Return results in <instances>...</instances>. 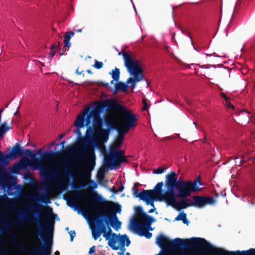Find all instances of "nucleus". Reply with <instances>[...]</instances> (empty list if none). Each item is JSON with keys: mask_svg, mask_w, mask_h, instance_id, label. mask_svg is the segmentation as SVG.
<instances>
[{"mask_svg": "<svg viewBox=\"0 0 255 255\" xmlns=\"http://www.w3.org/2000/svg\"><path fill=\"white\" fill-rule=\"evenodd\" d=\"M90 196L92 202L91 204H88L87 203L88 197L85 192L78 193L76 195V197L84 203V210L86 212L98 214L99 212V207L112 211L111 213L101 214L100 217L104 220L105 224L107 226L108 232L107 233H108L113 238L114 233L112 232V230L109 225L116 230L121 228L122 223L118 221L116 214L117 213L121 212V205L113 201L105 200L97 192H93Z\"/></svg>", "mask_w": 255, "mask_h": 255, "instance_id": "f257e3e1", "label": "nucleus"}, {"mask_svg": "<svg viewBox=\"0 0 255 255\" xmlns=\"http://www.w3.org/2000/svg\"><path fill=\"white\" fill-rule=\"evenodd\" d=\"M156 243L160 248L169 250L175 249L180 247L188 248L202 247L211 255H213V253H215L217 255H221L220 253L223 252L221 249H216V247L209 243L204 238L197 237L191 238L188 240L180 238L169 240L166 237L161 235L157 238Z\"/></svg>", "mask_w": 255, "mask_h": 255, "instance_id": "f03ea898", "label": "nucleus"}, {"mask_svg": "<svg viewBox=\"0 0 255 255\" xmlns=\"http://www.w3.org/2000/svg\"><path fill=\"white\" fill-rule=\"evenodd\" d=\"M165 184L167 189L164 195L172 192L176 196L174 189L177 192L178 197L185 199L189 197L192 193L201 191L199 186L201 185L200 179L196 178L193 182L188 180H178V175L174 171H171L165 176Z\"/></svg>", "mask_w": 255, "mask_h": 255, "instance_id": "7ed1b4c3", "label": "nucleus"}, {"mask_svg": "<svg viewBox=\"0 0 255 255\" xmlns=\"http://www.w3.org/2000/svg\"><path fill=\"white\" fill-rule=\"evenodd\" d=\"M108 109L112 111L118 118V124L112 128L118 131L119 137L124 138L125 134L130 128L136 126L137 115L132 114L130 110L118 104L117 101H108Z\"/></svg>", "mask_w": 255, "mask_h": 255, "instance_id": "20e7f679", "label": "nucleus"}, {"mask_svg": "<svg viewBox=\"0 0 255 255\" xmlns=\"http://www.w3.org/2000/svg\"><path fill=\"white\" fill-rule=\"evenodd\" d=\"M41 152L42 149H40L37 150V154L41 155L40 159V158L37 157L35 154L33 153L30 149H26L25 150H23L20 147L19 143H16L12 146L11 152L6 155H3L2 152L0 150V164L2 166H4L8 164L9 159H13L22 154H24L30 156L35 164L40 166L41 165V160L44 161H47L58 158L60 157L61 154L60 151L53 152L50 150H47L42 154Z\"/></svg>", "mask_w": 255, "mask_h": 255, "instance_id": "39448f33", "label": "nucleus"}, {"mask_svg": "<svg viewBox=\"0 0 255 255\" xmlns=\"http://www.w3.org/2000/svg\"><path fill=\"white\" fill-rule=\"evenodd\" d=\"M106 108H108V101L97 103L95 107L90 111L87 108L85 113H81L77 117L74 126L76 128H83L84 126H88L91 124V120L93 119V125L94 127L101 128L102 120L100 115L104 112Z\"/></svg>", "mask_w": 255, "mask_h": 255, "instance_id": "423d86ee", "label": "nucleus"}, {"mask_svg": "<svg viewBox=\"0 0 255 255\" xmlns=\"http://www.w3.org/2000/svg\"><path fill=\"white\" fill-rule=\"evenodd\" d=\"M125 65L128 69L129 75L133 77H129L126 82L130 84V87L132 89L136 87V83L144 79L143 70L139 62L133 60L130 55L126 53H123Z\"/></svg>", "mask_w": 255, "mask_h": 255, "instance_id": "0eeeda50", "label": "nucleus"}, {"mask_svg": "<svg viewBox=\"0 0 255 255\" xmlns=\"http://www.w3.org/2000/svg\"><path fill=\"white\" fill-rule=\"evenodd\" d=\"M76 156L81 159L85 163L84 166V172L85 175L89 178H90L91 171L95 165V153L93 150L86 152V147H84L82 150L75 153Z\"/></svg>", "mask_w": 255, "mask_h": 255, "instance_id": "6e6552de", "label": "nucleus"}, {"mask_svg": "<svg viewBox=\"0 0 255 255\" xmlns=\"http://www.w3.org/2000/svg\"><path fill=\"white\" fill-rule=\"evenodd\" d=\"M124 150H117L115 147H111L109 153L104 155V164L110 169L118 168L121 164V158L125 155Z\"/></svg>", "mask_w": 255, "mask_h": 255, "instance_id": "1a4fd4ad", "label": "nucleus"}, {"mask_svg": "<svg viewBox=\"0 0 255 255\" xmlns=\"http://www.w3.org/2000/svg\"><path fill=\"white\" fill-rule=\"evenodd\" d=\"M168 195H163L160 197V200H164L167 206H171L177 211L191 207V202H188L186 200H181L177 201L176 196L172 192H169Z\"/></svg>", "mask_w": 255, "mask_h": 255, "instance_id": "9d476101", "label": "nucleus"}, {"mask_svg": "<svg viewBox=\"0 0 255 255\" xmlns=\"http://www.w3.org/2000/svg\"><path fill=\"white\" fill-rule=\"evenodd\" d=\"M192 198L193 201L188 199V201L191 202V206L198 208H202L207 205H214L216 202V200L212 197L194 196Z\"/></svg>", "mask_w": 255, "mask_h": 255, "instance_id": "9b49d317", "label": "nucleus"}, {"mask_svg": "<svg viewBox=\"0 0 255 255\" xmlns=\"http://www.w3.org/2000/svg\"><path fill=\"white\" fill-rule=\"evenodd\" d=\"M144 224V222L140 223L134 219H133L131 222V227L138 233L140 236H144L147 239H150L152 234L148 230H152L151 225L147 227Z\"/></svg>", "mask_w": 255, "mask_h": 255, "instance_id": "f8f14e48", "label": "nucleus"}, {"mask_svg": "<svg viewBox=\"0 0 255 255\" xmlns=\"http://www.w3.org/2000/svg\"><path fill=\"white\" fill-rule=\"evenodd\" d=\"M127 235H117L116 233L113 235L112 238L108 242V244L113 250H118L119 246H126V241Z\"/></svg>", "mask_w": 255, "mask_h": 255, "instance_id": "ddd939ff", "label": "nucleus"}, {"mask_svg": "<svg viewBox=\"0 0 255 255\" xmlns=\"http://www.w3.org/2000/svg\"><path fill=\"white\" fill-rule=\"evenodd\" d=\"M135 212L136 213V219L140 223L144 222V225L148 227L155 221L154 219L145 213L143 212L142 208L140 206H137L135 208ZM134 219L133 218L132 220Z\"/></svg>", "mask_w": 255, "mask_h": 255, "instance_id": "4468645a", "label": "nucleus"}, {"mask_svg": "<svg viewBox=\"0 0 255 255\" xmlns=\"http://www.w3.org/2000/svg\"><path fill=\"white\" fill-rule=\"evenodd\" d=\"M97 226L91 228L92 235L95 240H97L102 234L105 231V224L104 220L102 218H98L96 219Z\"/></svg>", "mask_w": 255, "mask_h": 255, "instance_id": "2eb2a0df", "label": "nucleus"}, {"mask_svg": "<svg viewBox=\"0 0 255 255\" xmlns=\"http://www.w3.org/2000/svg\"><path fill=\"white\" fill-rule=\"evenodd\" d=\"M163 185L162 181L158 182L154 187L153 190H147L148 193L154 196H156V200L160 202H164V200H160V197L165 194L163 193L162 188Z\"/></svg>", "mask_w": 255, "mask_h": 255, "instance_id": "dca6fc26", "label": "nucleus"}, {"mask_svg": "<svg viewBox=\"0 0 255 255\" xmlns=\"http://www.w3.org/2000/svg\"><path fill=\"white\" fill-rule=\"evenodd\" d=\"M82 28L75 29H74L73 31L66 32L64 35V46L63 48V51H66L68 50L69 47L71 46V43L70 42V38L72 36H73L75 32H82Z\"/></svg>", "mask_w": 255, "mask_h": 255, "instance_id": "f3484780", "label": "nucleus"}, {"mask_svg": "<svg viewBox=\"0 0 255 255\" xmlns=\"http://www.w3.org/2000/svg\"><path fill=\"white\" fill-rule=\"evenodd\" d=\"M97 184L94 181V180H90L89 181V190H91V192L90 193H89V194H88L86 192H85V191H82V192H80V191H76L75 194H74V197L77 199V200H80V201H81L82 202V203L83 204V208L84 209V203L80 199H78L76 197V195L78 193H82L83 192H85L87 195V197H88V201H87V203L88 204H91L92 202V199H91V196H90V195L94 192H96L95 191H93V190L96 188H97Z\"/></svg>", "mask_w": 255, "mask_h": 255, "instance_id": "a211bd4d", "label": "nucleus"}, {"mask_svg": "<svg viewBox=\"0 0 255 255\" xmlns=\"http://www.w3.org/2000/svg\"><path fill=\"white\" fill-rule=\"evenodd\" d=\"M32 199L39 202L48 204L51 203L49 196L45 193H41L40 194L33 196Z\"/></svg>", "mask_w": 255, "mask_h": 255, "instance_id": "6ab92c4d", "label": "nucleus"}, {"mask_svg": "<svg viewBox=\"0 0 255 255\" xmlns=\"http://www.w3.org/2000/svg\"><path fill=\"white\" fill-rule=\"evenodd\" d=\"M97 128L98 130L97 131V135L99 137L104 141H106L109 139V131L108 129H104L99 127H95Z\"/></svg>", "mask_w": 255, "mask_h": 255, "instance_id": "aec40b11", "label": "nucleus"}, {"mask_svg": "<svg viewBox=\"0 0 255 255\" xmlns=\"http://www.w3.org/2000/svg\"><path fill=\"white\" fill-rule=\"evenodd\" d=\"M132 192L133 196L135 198H139L140 200L145 199V196L147 195L148 193L147 190H143L140 193L138 192V190L136 189L135 187H133L132 188Z\"/></svg>", "mask_w": 255, "mask_h": 255, "instance_id": "412c9836", "label": "nucleus"}, {"mask_svg": "<svg viewBox=\"0 0 255 255\" xmlns=\"http://www.w3.org/2000/svg\"><path fill=\"white\" fill-rule=\"evenodd\" d=\"M145 196L146 197H145V199H143L142 201L145 202L147 205H150L153 208L155 207L154 204V201L155 200L158 201V200H156V198L155 197V196L152 195L148 193H147V195Z\"/></svg>", "mask_w": 255, "mask_h": 255, "instance_id": "4be33fe9", "label": "nucleus"}, {"mask_svg": "<svg viewBox=\"0 0 255 255\" xmlns=\"http://www.w3.org/2000/svg\"><path fill=\"white\" fill-rule=\"evenodd\" d=\"M127 85L123 82H119L115 85V91L114 92V94H117V91H121L123 92H126L127 91Z\"/></svg>", "mask_w": 255, "mask_h": 255, "instance_id": "5701e85b", "label": "nucleus"}, {"mask_svg": "<svg viewBox=\"0 0 255 255\" xmlns=\"http://www.w3.org/2000/svg\"><path fill=\"white\" fill-rule=\"evenodd\" d=\"M175 220L176 221L181 220L184 224L187 225L189 223L188 220L187 219V215L184 212L179 214L175 218Z\"/></svg>", "mask_w": 255, "mask_h": 255, "instance_id": "b1692460", "label": "nucleus"}, {"mask_svg": "<svg viewBox=\"0 0 255 255\" xmlns=\"http://www.w3.org/2000/svg\"><path fill=\"white\" fill-rule=\"evenodd\" d=\"M244 113H246L247 116L244 118V119H243L244 121L243 122L245 124H248L251 118L249 116L250 113L247 110H242L239 113V116L241 117V118H242V116L244 115Z\"/></svg>", "mask_w": 255, "mask_h": 255, "instance_id": "393cba45", "label": "nucleus"}, {"mask_svg": "<svg viewBox=\"0 0 255 255\" xmlns=\"http://www.w3.org/2000/svg\"><path fill=\"white\" fill-rule=\"evenodd\" d=\"M112 77L115 81L117 82L120 79V69L116 68L115 70H112Z\"/></svg>", "mask_w": 255, "mask_h": 255, "instance_id": "a878e982", "label": "nucleus"}, {"mask_svg": "<svg viewBox=\"0 0 255 255\" xmlns=\"http://www.w3.org/2000/svg\"><path fill=\"white\" fill-rule=\"evenodd\" d=\"M41 172V174L46 179H50L52 177H54L56 176L53 172H50L47 170L43 169Z\"/></svg>", "mask_w": 255, "mask_h": 255, "instance_id": "bb28decb", "label": "nucleus"}, {"mask_svg": "<svg viewBox=\"0 0 255 255\" xmlns=\"http://www.w3.org/2000/svg\"><path fill=\"white\" fill-rule=\"evenodd\" d=\"M67 203L70 207L74 208L75 210L80 209L78 204L73 200H67Z\"/></svg>", "mask_w": 255, "mask_h": 255, "instance_id": "cd10ccee", "label": "nucleus"}, {"mask_svg": "<svg viewBox=\"0 0 255 255\" xmlns=\"http://www.w3.org/2000/svg\"><path fill=\"white\" fill-rule=\"evenodd\" d=\"M104 66V64L102 62L99 61L97 60H95V64L93 65V67L97 69H100L103 68Z\"/></svg>", "mask_w": 255, "mask_h": 255, "instance_id": "c85d7f7f", "label": "nucleus"}, {"mask_svg": "<svg viewBox=\"0 0 255 255\" xmlns=\"http://www.w3.org/2000/svg\"><path fill=\"white\" fill-rule=\"evenodd\" d=\"M124 140V138L123 137H119L116 142L115 146L117 148H119L121 147L122 144L123 143Z\"/></svg>", "mask_w": 255, "mask_h": 255, "instance_id": "c756f323", "label": "nucleus"}, {"mask_svg": "<svg viewBox=\"0 0 255 255\" xmlns=\"http://www.w3.org/2000/svg\"><path fill=\"white\" fill-rule=\"evenodd\" d=\"M103 233V237L106 239V240H108V241L112 238L111 235H110L108 233H107V228L105 225V231Z\"/></svg>", "mask_w": 255, "mask_h": 255, "instance_id": "7c9ffc66", "label": "nucleus"}, {"mask_svg": "<svg viewBox=\"0 0 255 255\" xmlns=\"http://www.w3.org/2000/svg\"><path fill=\"white\" fill-rule=\"evenodd\" d=\"M165 171V169L161 168H158L155 169H153V173L154 174H161Z\"/></svg>", "mask_w": 255, "mask_h": 255, "instance_id": "2f4dec72", "label": "nucleus"}, {"mask_svg": "<svg viewBox=\"0 0 255 255\" xmlns=\"http://www.w3.org/2000/svg\"><path fill=\"white\" fill-rule=\"evenodd\" d=\"M76 128V129L74 130V132L77 134V136L79 138L82 136V133L80 131V128Z\"/></svg>", "mask_w": 255, "mask_h": 255, "instance_id": "473e14b6", "label": "nucleus"}, {"mask_svg": "<svg viewBox=\"0 0 255 255\" xmlns=\"http://www.w3.org/2000/svg\"><path fill=\"white\" fill-rule=\"evenodd\" d=\"M244 159L243 158L242 160H239V157H236L235 158V163L236 165H238L239 166H241L242 163L244 162Z\"/></svg>", "mask_w": 255, "mask_h": 255, "instance_id": "72a5a7b5", "label": "nucleus"}, {"mask_svg": "<svg viewBox=\"0 0 255 255\" xmlns=\"http://www.w3.org/2000/svg\"><path fill=\"white\" fill-rule=\"evenodd\" d=\"M69 234L70 235V241L71 242H72L73 241V239L76 236V233L75 232V231L74 230H72V231H70L69 232Z\"/></svg>", "mask_w": 255, "mask_h": 255, "instance_id": "f704fd0d", "label": "nucleus"}, {"mask_svg": "<svg viewBox=\"0 0 255 255\" xmlns=\"http://www.w3.org/2000/svg\"><path fill=\"white\" fill-rule=\"evenodd\" d=\"M142 103L143 104V107H142V110L143 111H146L148 109V104L146 101V99H143L142 100Z\"/></svg>", "mask_w": 255, "mask_h": 255, "instance_id": "c9c22d12", "label": "nucleus"}, {"mask_svg": "<svg viewBox=\"0 0 255 255\" xmlns=\"http://www.w3.org/2000/svg\"><path fill=\"white\" fill-rule=\"evenodd\" d=\"M44 206L41 204H37L33 206V208L36 209L37 211H40Z\"/></svg>", "mask_w": 255, "mask_h": 255, "instance_id": "e433bc0d", "label": "nucleus"}, {"mask_svg": "<svg viewBox=\"0 0 255 255\" xmlns=\"http://www.w3.org/2000/svg\"><path fill=\"white\" fill-rule=\"evenodd\" d=\"M18 249L20 251L22 252H26L27 251L26 248L24 246H23V245H20L18 246Z\"/></svg>", "mask_w": 255, "mask_h": 255, "instance_id": "4c0bfd02", "label": "nucleus"}, {"mask_svg": "<svg viewBox=\"0 0 255 255\" xmlns=\"http://www.w3.org/2000/svg\"><path fill=\"white\" fill-rule=\"evenodd\" d=\"M96 252V247L95 246H92L91 247L89 251V254H92L95 253Z\"/></svg>", "mask_w": 255, "mask_h": 255, "instance_id": "58836bf2", "label": "nucleus"}, {"mask_svg": "<svg viewBox=\"0 0 255 255\" xmlns=\"http://www.w3.org/2000/svg\"><path fill=\"white\" fill-rule=\"evenodd\" d=\"M182 33H184V34H185L187 35L190 37V39H191V43H192V44H193V40H192V36H191V35L190 34V33L189 32H187V31H183V30L182 31Z\"/></svg>", "mask_w": 255, "mask_h": 255, "instance_id": "ea45409f", "label": "nucleus"}, {"mask_svg": "<svg viewBox=\"0 0 255 255\" xmlns=\"http://www.w3.org/2000/svg\"><path fill=\"white\" fill-rule=\"evenodd\" d=\"M66 152L67 153H72L73 152V148L72 146L67 147Z\"/></svg>", "mask_w": 255, "mask_h": 255, "instance_id": "a19ab883", "label": "nucleus"}, {"mask_svg": "<svg viewBox=\"0 0 255 255\" xmlns=\"http://www.w3.org/2000/svg\"><path fill=\"white\" fill-rule=\"evenodd\" d=\"M121 164L123 162H127L128 160L126 157L125 156V155H123L121 156Z\"/></svg>", "mask_w": 255, "mask_h": 255, "instance_id": "79ce46f5", "label": "nucleus"}, {"mask_svg": "<svg viewBox=\"0 0 255 255\" xmlns=\"http://www.w3.org/2000/svg\"><path fill=\"white\" fill-rule=\"evenodd\" d=\"M64 175L66 177H70V176H72V174L71 171H67V170L65 171Z\"/></svg>", "mask_w": 255, "mask_h": 255, "instance_id": "37998d69", "label": "nucleus"}, {"mask_svg": "<svg viewBox=\"0 0 255 255\" xmlns=\"http://www.w3.org/2000/svg\"><path fill=\"white\" fill-rule=\"evenodd\" d=\"M221 96L225 99L226 102L227 103L229 100V98L226 96L225 94L224 93H222Z\"/></svg>", "mask_w": 255, "mask_h": 255, "instance_id": "c03bdc74", "label": "nucleus"}, {"mask_svg": "<svg viewBox=\"0 0 255 255\" xmlns=\"http://www.w3.org/2000/svg\"><path fill=\"white\" fill-rule=\"evenodd\" d=\"M130 241L128 238V237L127 236V240L126 241V245L127 247H128L129 246L130 244Z\"/></svg>", "mask_w": 255, "mask_h": 255, "instance_id": "a18cd8bd", "label": "nucleus"}, {"mask_svg": "<svg viewBox=\"0 0 255 255\" xmlns=\"http://www.w3.org/2000/svg\"><path fill=\"white\" fill-rule=\"evenodd\" d=\"M119 250H120L121 251L123 252V253H125L126 249L125 248V246H119Z\"/></svg>", "mask_w": 255, "mask_h": 255, "instance_id": "49530a36", "label": "nucleus"}, {"mask_svg": "<svg viewBox=\"0 0 255 255\" xmlns=\"http://www.w3.org/2000/svg\"><path fill=\"white\" fill-rule=\"evenodd\" d=\"M227 103V107H228V108H232L233 109H234L235 107H234L233 105L231 104H230V103H229V102H227V103Z\"/></svg>", "mask_w": 255, "mask_h": 255, "instance_id": "de8ad7c7", "label": "nucleus"}, {"mask_svg": "<svg viewBox=\"0 0 255 255\" xmlns=\"http://www.w3.org/2000/svg\"><path fill=\"white\" fill-rule=\"evenodd\" d=\"M101 85H103L104 87L108 88L109 86V84L108 83H104L103 82H101Z\"/></svg>", "mask_w": 255, "mask_h": 255, "instance_id": "09e8293b", "label": "nucleus"}, {"mask_svg": "<svg viewBox=\"0 0 255 255\" xmlns=\"http://www.w3.org/2000/svg\"><path fill=\"white\" fill-rule=\"evenodd\" d=\"M87 133H88V132H89L90 133H92V127L91 126H89L87 128Z\"/></svg>", "mask_w": 255, "mask_h": 255, "instance_id": "8fccbe9b", "label": "nucleus"}, {"mask_svg": "<svg viewBox=\"0 0 255 255\" xmlns=\"http://www.w3.org/2000/svg\"><path fill=\"white\" fill-rule=\"evenodd\" d=\"M11 237L14 241H16L17 240V236L15 235H14V234H11Z\"/></svg>", "mask_w": 255, "mask_h": 255, "instance_id": "3c124183", "label": "nucleus"}, {"mask_svg": "<svg viewBox=\"0 0 255 255\" xmlns=\"http://www.w3.org/2000/svg\"><path fill=\"white\" fill-rule=\"evenodd\" d=\"M124 186H123V185H122L121 186H120V187L119 188L118 190H117V193H118V192H122V191H123V190H124Z\"/></svg>", "mask_w": 255, "mask_h": 255, "instance_id": "603ef678", "label": "nucleus"}, {"mask_svg": "<svg viewBox=\"0 0 255 255\" xmlns=\"http://www.w3.org/2000/svg\"><path fill=\"white\" fill-rule=\"evenodd\" d=\"M221 195L223 197H225L226 195V193L225 192V191H222L221 192V193H220Z\"/></svg>", "mask_w": 255, "mask_h": 255, "instance_id": "864d4df0", "label": "nucleus"}, {"mask_svg": "<svg viewBox=\"0 0 255 255\" xmlns=\"http://www.w3.org/2000/svg\"><path fill=\"white\" fill-rule=\"evenodd\" d=\"M111 191L114 193H117V190H116V189L115 187H112V188L111 189Z\"/></svg>", "mask_w": 255, "mask_h": 255, "instance_id": "5fc2aeb1", "label": "nucleus"}, {"mask_svg": "<svg viewBox=\"0 0 255 255\" xmlns=\"http://www.w3.org/2000/svg\"><path fill=\"white\" fill-rule=\"evenodd\" d=\"M50 53L51 55V58H52L55 54V51L54 50H51Z\"/></svg>", "mask_w": 255, "mask_h": 255, "instance_id": "6e6d98bb", "label": "nucleus"}, {"mask_svg": "<svg viewBox=\"0 0 255 255\" xmlns=\"http://www.w3.org/2000/svg\"><path fill=\"white\" fill-rule=\"evenodd\" d=\"M140 185V184L139 183H134V186L133 187H135L136 189H137V188Z\"/></svg>", "mask_w": 255, "mask_h": 255, "instance_id": "4d7b16f0", "label": "nucleus"}, {"mask_svg": "<svg viewBox=\"0 0 255 255\" xmlns=\"http://www.w3.org/2000/svg\"><path fill=\"white\" fill-rule=\"evenodd\" d=\"M155 210V207H154V208H152V209H150V210L148 211V213H153V212L154 211V210Z\"/></svg>", "mask_w": 255, "mask_h": 255, "instance_id": "13d9d810", "label": "nucleus"}, {"mask_svg": "<svg viewBox=\"0 0 255 255\" xmlns=\"http://www.w3.org/2000/svg\"><path fill=\"white\" fill-rule=\"evenodd\" d=\"M19 170V168L17 167V166L13 167V172H16L18 171Z\"/></svg>", "mask_w": 255, "mask_h": 255, "instance_id": "bf43d9fd", "label": "nucleus"}, {"mask_svg": "<svg viewBox=\"0 0 255 255\" xmlns=\"http://www.w3.org/2000/svg\"><path fill=\"white\" fill-rule=\"evenodd\" d=\"M64 136V133H62V134H61L59 136V139H61L62 138H63Z\"/></svg>", "mask_w": 255, "mask_h": 255, "instance_id": "052dcab7", "label": "nucleus"}, {"mask_svg": "<svg viewBox=\"0 0 255 255\" xmlns=\"http://www.w3.org/2000/svg\"><path fill=\"white\" fill-rule=\"evenodd\" d=\"M65 143V140H63V141H62L61 142V143H60V144H61V145H62V148H63V147H64V145Z\"/></svg>", "mask_w": 255, "mask_h": 255, "instance_id": "680f3d73", "label": "nucleus"}, {"mask_svg": "<svg viewBox=\"0 0 255 255\" xmlns=\"http://www.w3.org/2000/svg\"><path fill=\"white\" fill-rule=\"evenodd\" d=\"M118 254L119 255H124V253H123V252L121 251V252H118Z\"/></svg>", "mask_w": 255, "mask_h": 255, "instance_id": "e2e57ef3", "label": "nucleus"}, {"mask_svg": "<svg viewBox=\"0 0 255 255\" xmlns=\"http://www.w3.org/2000/svg\"><path fill=\"white\" fill-rule=\"evenodd\" d=\"M55 47L56 46L54 45H53V44L50 47L51 50H53L55 48Z\"/></svg>", "mask_w": 255, "mask_h": 255, "instance_id": "0e129e2a", "label": "nucleus"}, {"mask_svg": "<svg viewBox=\"0 0 255 255\" xmlns=\"http://www.w3.org/2000/svg\"><path fill=\"white\" fill-rule=\"evenodd\" d=\"M1 127H7V126H6V122H4L2 124V126H1Z\"/></svg>", "mask_w": 255, "mask_h": 255, "instance_id": "69168bd1", "label": "nucleus"}, {"mask_svg": "<svg viewBox=\"0 0 255 255\" xmlns=\"http://www.w3.org/2000/svg\"><path fill=\"white\" fill-rule=\"evenodd\" d=\"M76 74H77L78 75H80V74H81V72H79L78 69H77V70H76Z\"/></svg>", "mask_w": 255, "mask_h": 255, "instance_id": "338daca9", "label": "nucleus"}, {"mask_svg": "<svg viewBox=\"0 0 255 255\" xmlns=\"http://www.w3.org/2000/svg\"><path fill=\"white\" fill-rule=\"evenodd\" d=\"M55 255H60V253H59V252H58V251H56V252H55Z\"/></svg>", "mask_w": 255, "mask_h": 255, "instance_id": "774afa93", "label": "nucleus"}]
</instances>
